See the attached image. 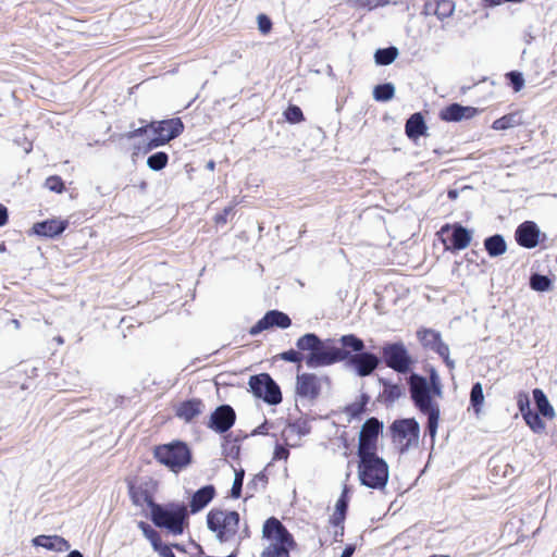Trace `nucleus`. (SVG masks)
I'll list each match as a JSON object with an SVG mask.
<instances>
[{"mask_svg":"<svg viewBox=\"0 0 557 557\" xmlns=\"http://www.w3.org/2000/svg\"><path fill=\"white\" fill-rule=\"evenodd\" d=\"M506 251V243L499 235L490 237V256H499Z\"/></svg>","mask_w":557,"mask_h":557,"instance_id":"obj_38","label":"nucleus"},{"mask_svg":"<svg viewBox=\"0 0 557 557\" xmlns=\"http://www.w3.org/2000/svg\"><path fill=\"white\" fill-rule=\"evenodd\" d=\"M268 433V423L264 422L261 425H259L257 429L253 430L252 435L255 434H267Z\"/></svg>","mask_w":557,"mask_h":557,"instance_id":"obj_55","label":"nucleus"},{"mask_svg":"<svg viewBox=\"0 0 557 557\" xmlns=\"http://www.w3.org/2000/svg\"><path fill=\"white\" fill-rule=\"evenodd\" d=\"M389 430L392 441L401 454L418 447L420 425L414 418L395 420Z\"/></svg>","mask_w":557,"mask_h":557,"instance_id":"obj_7","label":"nucleus"},{"mask_svg":"<svg viewBox=\"0 0 557 557\" xmlns=\"http://www.w3.org/2000/svg\"><path fill=\"white\" fill-rule=\"evenodd\" d=\"M358 478L360 483L369 488L383 490L389 478L386 461L375 455L358 456Z\"/></svg>","mask_w":557,"mask_h":557,"instance_id":"obj_6","label":"nucleus"},{"mask_svg":"<svg viewBox=\"0 0 557 557\" xmlns=\"http://www.w3.org/2000/svg\"><path fill=\"white\" fill-rule=\"evenodd\" d=\"M236 205H237V203L235 202V203L230 205V206H227L226 208H224V210H223L221 213H219V214H216V215H215V218H214V222H215L216 224H222V225H223V224H226V222H227V216H228L230 214H232V213H233L234 208H235V206H236Z\"/></svg>","mask_w":557,"mask_h":557,"instance_id":"obj_45","label":"nucleus"},{"mask_svg":"<svg viewBox=\"0 0 557 557\" xmlns=\"http://www.w3.org/2000/svg\"><path fill=\"white\" fill-rule=\"evenodd\" d=\"M8 218V209L0 203V227L7 224Z\"/></svg>","mask_w":557,"mask_h":557,"instance_id":"obj_54","label":"nucleus"},{"mask_svg":"<svg viewBox=\"0 0 557 557\" xmlns=\"http://www.w3.org/2000/svg\"><path fill=\"white\" fill-rule=\"evenodd\" d=\"M235 419L234 409L228 405H222L211 413L208 426L218 433H224L234 425Z\"/></svg>","mask_w":557,"mask_h":557,"instance_id":"obj_15","label":"nucleus"},{"mask_svg":"<svg viewBox=\"0 0 557 557\" xmlns=\"http://www.w3.org/2000/svg\"><path fill=\"white\" fill-rule=\"evenodd\" d=\"M437 0H426L423 5V14L436 15Z\"/></svg>","mask_w":557,"mask_h":557,"instance_id":"obj_51","label":"nucleus"},{"mask_svg":"<svg viewBox=\"0 0 557 557\" xmlns=\"http://www.w3.org/2000/svg\"><path fill=\"white\" fill-rule=\"evenodd\" d=\"M355 552V547L352 545H348L343 550L341 557H351Z\"/></svg>","mask_w":557,"mask_h":557,"instance_id":"obj_56","label":"nucleus"},{"mask_svg":"<svg viewBox=\"0 0 557 557\" xmlns=\"http://www.w3.org/2000/svg\"><path fill=\"white\" fill-rule=\"evenodd\" d=\"M205 405L200 399L193 398L177 405L176 417L185 422H190L203 412Z\"/></svg>","mask_w":557,"mask_h":557,"instance_id":"obj_20","label":"nucleus"},{"mask_svg":"<svg viewBox=\"0 0 557 557\" xmlns=\"http://www.w3.org/2000/svg\"><path fill=\"white\" fill-rule=\"evenodd\" d=\"M154 457L173 471H178L190 461V451L186 444L177 442L158 446L154 449Z\"/></svg>","mask_w":557,"mask_h":557,"instance_id":"obj_8","label":"nucleus"},{"mask_svg":"<svg viewBox=\"0 0 557 557\" xmlns=\"http://www.w3.org/2000/svg\"><path fill=\"white\" fill-rule=\"evenodd\" d=\"M148 527L150 525L144 521L138 522V528L141 530V532H145L148 529Z\"/></svg>","mask_w":557,"mask_h":557,"instance_id":"obj_59","label":"nucleus"},{"mask_svg":"<svg viewBox=\"0 0 557 557\" xmlns=\"http://www.w3.org/2000/svg\"><path fill=\"white\" fill-rule=\"evenodd\" d=\"M32 543L34 546L59 553L71 548L69 541L60 535H38L33 539Z\"/></svg>","mask_w":557,"mask_h":557,"instance_id":"obj_21","label":"nucleus"},{"mask_svg":"<svg viewBox=\"0 0 557 557\" xmlns=\"http://www.w3.org/2000/svg\"><path fill=\"white\" fill-rule=\"evenodd\" d=\"M45 186L55 193H62L64 188V184L59 176H49L45 182Z\"/></svg>","mask_w":557,"mask_h":557,"instance_id":"obj_41","label":"nucleus"},{"mask_svg":"<svg viewBox=\"0 0 557 557\" xmlns=\"http://www.w3.org/2000/svg\"><path fill=\"white\" fill-rule=\"evenodd\" d=\"M426 125L421 113L412 114L406 122V134L410 139L424 135Z\"/></svg>","mask_w":557,"mask_h":557,"instance_id":"obj_26","label":"nucleus"},{"mask_svg":"<svg viewBox=\"0 0 557 557\" xmlns=\"http://www.w3.org/2000/svg\"><path fill=\"white\" fill-rule=\"evenodd\" d=\"M450 231L451 233L449 236V247L457 250L465 249L470 243V233L460 225H456L454 227H450L449 225H444L441 228V234L445 235L448 234Z\"/></svg>","mask_w":557,"mask_h":557,"instance_id":"obj_22","label":"nucleus"},{"mask_svg":"<svg viewBox=\"0 0 557 557\" xmlns=\"http://www.w3.org/2000/svg\"><path fill=\"white\" fill-rule=\"evenodd\" d=\"M448 197L451 198V199H455L457 197V191L456 190H449L448 191Z\"/></svg>","mask_w":557,"mask_h":557,"instance_id":"obj_62","label":"nucleus"},{"mask_svg":"<svg viewBox=\"0 0 557 557\" xmlns=\"http://www.w3.org/2000/svg\"><path fill=\"white\" fill-rule=\"evenodd\" d=\"M384 394L386 395L388 400H395L399 398L403 394L401 387L397 384H386L384 388Z\"/></svg>","mask_w":557,"mask_h":557,"instance_id":"obj_43","label":"nucleus"},{"mask_svg":"<svg viewBox=\"0 0 557 557\" xmlns=\"http://www.w3.org/2000/svg\"><path fill=\"white\" fill-rule=\"evenodd\" d=\"M522 0H490V5H498L503 2H521Z\"/></svg>","mask_w":557,"mask_h":557,"instance_id":"obj_57","label":"nucleus"},{"mask_svg":"<svg viewBox=\"0 0 557 557\" xmlns=\"http://www.w3.org/2000/svg\"><path fill=\"white\" fill-rule=\"evenodd\" d=\"M149 128H150L149 126H143V127L136 128V129L129 132L127 134V137L135 138V137L141 136L143 134L147 133Z\"/></svg>","mask_w":557,"mask_h":557,"instance_id":"obj_53","label":"nucleus"},{"mask_svg":"<svg viewBox=\"0 0 557 557\" xmlns=\"http://www.w3.org/2000/svg\"><path fill=\"white\" fill-rule=\"evenodd\" d=\"M285 116H286L287 121H289L292 123L300 122L304 119L302 111L300 110V108H298L296 106H290L286 110Z\"/></svg>","mask_w":557,"mask_h":557,"instance_id":"obj_42","label":"nucleus"},{"mask_svg":"<svg viewBox=\"0 0 557 557\" xmlns=\"http://www.w3.org/2000/svg\"><path fill=\"white\" fill-rule=\"evenodd\" d=\"M67 227V221L51 219L34 224L33 232L38 236L53 237L60 235Z\"/></svg>","mask_w":557,"mask_h":557,"instance_id":"obj_24","label":"nucleus"},{"mask_svg":"<svg viewBox=\"0 0 557 557\" xmlns=\"http://www.w3.org/2000/svg\"><path fill=\"white\" fill-rule=\"evenodd\" d=\"M168 163V154L165 152H156L147 160L148 166L153 171L162 170Z\"/></svg>","mask_w":557,"mask_h":557,"instance_id":"obj_36","label":"nucleus"},{"mask_svg":"<svg viewBox=\"0 0 557 557\" xmlns=\"http://www.w3.org/2000/svg\"><path fill=\"white\" fill-rule=\"evenodd\" d=\"M289 451L282 445H276L273 458L276 460H287Z\"/></svg>","mask_w":557,"mask_h":557,"instance_id":"obj_50","label":"nucleus"},{"mask_svg":"<svg viewBox=\"0 0 557 557\" xmlns=\"http://www.w3.org/2000/svg\"><path fill=\"white\" fill-rule=\"evenodd\" d=\"M258 27L262 34H267L271 30L272 23L267 15L260 14L258 15Z\"/></svg>","mask_w":557,"mask_h":557,"instance_id":"obj_47","label":"nucleus"},{"mask_svg":"<svg viewBox=\"0 0 557 557\" xmlns=\"http://www.w3.org/2000/svg\"><path fill=\"white\" fill-rule=\"evenodd\" d=\"M148 505L151 510V520L157 527L166 529L173 535L183 533L188 517L186 506L180 504L161 506L153 503L150 498L148 499Z\"/></svg>","mask_w":557,"mask_h":557,"instance_id":"obj_5","label":"nucleus"},{"mask_svg":"<svg viewBox=\"0 0 557 557\" xmlns=\"http://www.w3.org/2000/svg\"><path fill=\"white\" fill-rule=\"evenodd\" d=\"M430 387H432L435 391V395H437L438 398H442L443 396V386L441 383L440 375L437 374L435 369L430 370V379L428 380Z\"/></svg>","mask_w":557,"mask_h":557,"instance_id":"obj_39","label":"nucleus"},{"mask_svg":"<svg viewBox=\"0 0 557 557\" xmlns=\"http://www.w3.org/2000/svg\"><path fill=\"white\" fill-rule=\"evenodd\" d=\"M296 393L301 397H317L319 394V383L317 376L311 373L297 375Z\"/></svg>","mask_w":557,"mask_h":557,"instance_id":"obj_23","label":"nucleus"},{"mask_svg":"<svg viewBox=\"0 0 557 557\" xmlns=\"http://www.w3.org/2000/svg\"><path fill=\"white\" fill-rule=\"evenodd\" d=\"M523 123L522 113L519 111L511 112L493 122L492 127L495 131H506L517 127Z\"/></svg>","mask_w":557,"mask_h":557,"instance_id":"obj_28","label":"nucleus"},{"mask_svg":"<svg viewBox=\"0 0 557 557\" xmlns=\"http://www.w3.org/2000/svg\"><path fill=\"white\" fill-rule=\"evenodd\" d=\"M156 552L160 555V557H175L172 548L159 541L157 545L152 546Z\"/></svg>","mask_w":557,"mask_h":557,"instance_id":"obj_46","label":"nucleus"},{"mask_svg":"<svg viewBox=\"0 0 557 557\" xmlns=\"http://www.w3.org/2000/svg\"><path fill=\"white\" fill-rule=\"evenodd\" d=\"M510 84L516 92L520 91L524 86V78L519 72H510L508 74Z\"/></svg>","mask_w":557,"mask_h":557,"instance_id":"obj_44","label":"nucleus"},{"mask_svg":"<svg viewBox=\"0 0 557 557\" xmlns=\"http://www.w3.org/2000/svg\"><path fill=\"white\" fill-rule=\"evenodd\" d=\"M338 342L342 348L336 347L332 339L321 341L315 334L308 333L297 339L299 350L309 351L306 366L314 369L326 367L350 358V352H361L363 341L354 334L343 335Z\"/></svg>","mask_w":557,"mask_h":557,"instance_id":"obj_1","label":"nucleus"},{"mask_svg":"<svg viewBox=\"0 0 557 557\" xmlns=\"http://www.w3.org/2000/svg\"><path fill=\"white\" fill-rule=\"evenodd\" d=\"M214 166H215V163L214 161L210 160L208 163H207V169L210 170V171H213L214 170Z\"/></svg>","mask_w":557,"mask_h":557,"instance_id":"obj_61","label":"nucleus"},{"mask_svg":"<svg viewBox=\"0 0 557 557\" xmlns=\"http://www.w3.org/2000/svg\"><path fill=\"white\" fill-rule=\"evenodd\" d=\"M215 495V488L213 485H206L201 488H199L194 495L191 496L190 500V511L193 513H196L200 510H202L214 497Z\"/></svg>","mask_w":557,"mask_h":557,"instance_id":"obj_25","label":"nucleus"},{"mask_svg":"<svg viewBox=\"0 0 557 557\" xmlns=\"http://www.w3.org/2000/svg\"><path fill=\"white\" fill-rule=\"evenodd\" d=\"M382 352L386 366L398 373H407L413 363L403 343L387 344L383 347Z\"/></svg>","mask_w":557,"mask_h":557,"instance_id":"obj_11","label":"nucleus"},{"mask_svg":"<svg viewBox=\"0 0 557 557\" xmlns=\"http://www.w3.org/2000/svg\"><path fill=\"white\" fill-rule=\"evenodd\" d=\"M55 342L59 344V345H62L63 344V338L61 336H58L54 338Z\"/></svg>","mask_w":557,"mask_h":557,"instance_id":"obj_64","label":"nucleus"},{"mask_svg":"<svg viewBox=\"0 0 557 557\" xmlns=\"http://www.w3.org/2000/svg\"><path fill=\"white\" fill-rule=\"evenodd\" d=\"M530 286L536 292H547L550 289L552 281L547 276L533 274L530 278Z\"/></svg>","mask_w":557,"mask_h":557,"instance_id":"obj_34","label":"nucleus"},{"mask_svg":"<svg viewBox=\"0 0 557 557\" xmlns=\"http://www.w3.org/2000/svg\"><path fill=\"white\" fill-rule=\"evenodd\" d=\"M523 419H524L525 423L531 428V430L534 431L535 433L544 432L545 423L540 418L537 412L528 410L527 413H524Z\"/></svg>","mask_w":557,"mask_h":557,"instance_id":"obj_33","label":"nucleus"},{"mask_svg":"<svg viewBox=\"0 0 557 557\" xmlns=\"http://www.w3.org/2000/svg\"><path fill=\"white\" fill-rule=\"evenodd\" d=\"M436 16L443 21L453 15L455 3L451 0H437Z\"/></svg>","mask_w":557,"mask_h":557,"instance_id":"obj_35","label":"nucleus"},{"mask_svg":"<svg viewBox=\"0 0 557 557\" xmlns=\"http://www.w3.org/2000/svg\"><path fill=\"white\" fill-rule=\"evenodd\" d=\"M262 534L268 545L261 553V557H290L289 552L296 543L280 520L269 518L263 524Z\"/></svg>","mask_w":557,"mask_h":557,"instance_id":"obj_4","label":"nucleus"},{"mask_svg":"<svg viewBox=\"0 0 557 557\" xmlns=\"http://www.w3.org/2000/svg\"><path fill=\"white\" fill-rule=\"evenodd\" d=\"M476 112V109L473 107L453 103L441 110L440 117L446 122H459L463 119L473 117Z\"/></svg>","mask_w":557,"mask_h":557,"instance_id":"obj_19","label":"nucleus"},{"mask_svg":"<svg viewBox=\"0 0 557 557\" xmlns=\"http://www.w3.org/2000/svg\"><path fill=\"white\" fill-rule=\"evenodd\" d=\"M243 481H244V470L236 471L233 486L231 490V495L233 498H238L240 496Z\"/></svg>","mask_w":557,"mask_h":557,"instance_id":"obj_40","label":"nucleus"},{"mask_svg":"<svg viewBox=\"0 0 557 557\" xmlns=\"http://www.w3.org/2000/svg\"><path fill=\"white\" fill-rule=\"evenodd\" d=\"M398 55V49L396 47H388L376 50L374 59L376 64L388 65L395 61Z\"/></svg>","mask_w":557,"mask_h":557,"instance_id":"obj_30","label":"nucleus"},{"mask_svg":"<svg viewBox=\"0 0 557 557\" xmlns=\"http://www.w3.org/2000/svg\"><path fill=\"white\" fill-rule=\"evenodd\" d=\"M351 364L359 376L370 375L379 364V359L371 352H360L349 358Z\"/></svg>","mask_w":557,"mask_h":557,"instance_id":"obj_18","label":"nucleus"},{"mask_svg":"<svg viewBox=\"0 0 557 557\" xmlns=\"http://www.w3.org/2000/svg\"><path fill=\"white\" fill-rule=\"evenodd\" d=\"M12 324L14 325L15 329H20L18 320H16V319L12 320Z\"/></svg>","mask_w":557,"mask_h":557,"instance_id":"obj_63","label":"nucleus"},{"mask_svg":"<svg viewBox=\"0 0 557 557\" xmlns=\"http://www.w3.org/2000/svg\"><path fill=\"white\" fill-rule=\"evenodd\" d=\"M348 4L356 8H367L373 10L377 7H384L389 3L388 0H345Z\"/></svg>","mask_w":557,"mask_h":557,"instance_id":"obj_37","label":"nucleus"},{"mask_svg":"<svg viewBox=\"0 0 557 557\" xmlns=\"http://www.w3.org/2000/svg\"><path fill=\"white\" fill-rule=\"evenodd\" d=\"M518 406H519V409H520V412H521L522 417L524 418V413H527L528 410H531L530 409V401H529L528 396L519 397Z\"/></svg>","mask_w":557,"mask_h":557,"instance_id":"obj_52","label":"nucleus"},{"mask_svg":"<svg viewBox=\"0 0 557 557\" xmlns=\"http://www.w3.org/2000/svg\"><path fill=\"white\" fill-rule=\"evenodd\" d=\"M522 0H490V5H498L503 2H521Z\"/></svg>","mask_w":557,"mask_h":557,"instance_id":"obj_58","label":"nucleus"},{"mask_svg":"<svg viewBox=\"0 0 557 557\" xmlns=\"http://www.w3.org/2000/svg\"><path fill=\"white\" fill-rule=\"evenodd\" d=\"M249 387L256 397L262 398L270 405H277L282 401L278 385L267 373L251 376L249 379Z\"/></svg>","mask_w":557,"mask_h":557,"instance_id":"obj_10","label":"nucleus"},{"mask_svg":"<svg viewBox=\"0 0 557 557\" xmlns=\"http://www.w3.org/2000/svg\"><path fill=\"white\" fill-rule=\"evenodd\" d=\"M418 338L422 346L437 352L449 369H454L455 362L449 358V348L442 342L441 335L434 330H422L418 332Z\"/></svg>","mask_w":557,"mask_h":557,"instance_id":"obj_13","label":"nucleus"},{"mask_svg":"<svg viewBox=\"0 0 557 557\" xmlns=\"http://www.w3.org/2000/svg\"><path fill=\"white\" fill-rule=\"evenodd\" d=\"M281 358L288 362H299L301 361L302 357L299 351H296L294 349L287 350L281 355Z\"/></svg>","mask_w":557,"mask_h":557,"instance_id":"obj_48","label":"nucleus"},{"mask_svg":"<svg viewBox=\"0 0 557 557\" xmlns=\"http://www.w3.org/2000/svg\"><path fill=\"white\" fill-rule=\"evenodd\" d=\"M240 517L237 511L211 509L207 515L208 529L221 543L239 542L248 536L247 527L239 531Z\"/></svg>","mask_w":557,"mask_h":557,"instance_id":"obj_3","label":"nucleus"},{"mask_svg":"<svg viewBox=\"0 0 557 557\" xmlns=\"http://www.w3.org/2000/svg\"><path fill=\"white\" fill-rule=\"evenodd\" d=\"M149 127L154 134V137L149 140V149L157 148L169 143L180 136L184 131V124L178 117L153 122Z\"/></svg>","mask_w":557,"mask_h":557,"instance_id":"obj_9","label":"nucleus"},{"mask_svg":"<svg viewBox=\"0 0 557 557\" xmlns=\"http://www.w3.org/2000/svg\"><path fill=\"white\" fill-rule=\"evenodd\" d=\"M143 534L145 535V537L147 540L150 541L152 546L157 545L159 543V541L161 540L158 532L151 527H148V529L145 532H143Z\"/></svg>","mask_w":557,"mask_h":557,"instance_id":"obj_49","label":"nucleus"},{"mask_svg":"<svg viewBox=\"0 0 557 557\" xmlns=\"http://www.w3.org/2000/svg\"><path fill=\"white\" fill-rule=\"evenodd\" d=\"M383 429V423L375 418L368 419L359 433L358 456L375 455L377 436Z\"/></svg>","mask_w":557,"mask_h":557,"instance_id":"obj_12","label":"nucleus"},{"mask_svg":"<svg viewBox=\"0 0 557 557\" xmlns=\"http://www.w3.org/2000/svg\"><path fill=\"white\" fill-rule=\"evenodd\" d=\"M394 95L395 87L391 83L377 85L373 89V98L376 101H388L393 99Z\"/></svg>","mask_w":557,"mask_h":557,"instance_id":"obj_32","label":"nucleus"},{"mask_svg":"<svg viewBox=\"0 0 557 557\" xmlns=\"http://www.w3.org/2000/svg\"><path fill=\"white\" fill-rule=\"evenodd\" d=\"M292 321L289 317L277 310H271L268 311L262 319H260L249 331V334L255 336L259 333L273 327L277 326L281 329H287L290 325Z\"/></svg>","mask_w":557,"mask_h":557,"instance_id":"obj_14","label":"nucleus"},{"mask_svg":"<svg viewBox=\"0 0 557 557\" xmlns=\"http://www.w3.org/2000/svg\"><path fill=\"white\" fill-rule=\"evenodd\" d=\"M311 426L306 420H297L289 423L282 431V438L289 447L300 445V438L310 433Z\"/></svg>","mask_w":557,"mask_h":557,"instance_id":"obj_17","label":"nucleus"},{"mask_svg":"<svg viewBox=\"0 0 557 557\" xmlns=\"http://www.w3.org/2000/svg\"><path fill=\"white\" fill-rule=\"evenodd\" d=\"M66 557H84L83 554L78 550H72Z\"/></svg>","mask_w":557,"mask_h":557,"instance_id":"obj_60","label":"nucleus"},{"mask_svg":"<svg viewBox=\"0 0 557 557\" xmlns=\"http://www.w3.org/2000/svg\"><path fill=\"white\" fill-rule=\"evenodd\" d=\"M533 397L540 413L548 419H553L555 417V410L543 391L535 388L533 391Z\"/></svg>","mask_w":557,"mask_h":557,"instance_id":"obj_29","label":"nucleus"},{"mask_svg":"<svg viewBox=\"0 0 557 557\" xmlns=\"http://www.w3.org/2000/svg\"><path fill=\"white\" fill-rule=\"evenodd\" d=\"M483 403H484L483 387H482L481 383H475L472 386V389L470 393V404H471V408L473 409V411L476 416H479V413L481 412Z\"/></svg>","mask_w":557,"mask_h":557,"instance_id":"obj_31","label":"nucleus"},{"mask_svg":"<svg viewBox=\"0 0 557 557\" xmlns=\"http://www.w3.org/2000/svg\"><path fill=\"white\" fill-rule=\"evenodd\" d=\"M542 233L532 221L520 224L516 231V240L524 248L531 249L539 245Z\"/></svg>","mask_w":557,"mask_h":557,"instance_id":"obj_16","label":"nucleus"},{"mask_svg":"<svg viewBox=\"0 0 557 557\" xmlns=\"http://www.w3.org/2000/svg\"><path fill=\"white\" fill-rule=\"evenodd\" d=\"M348 493H349V488L345 484L343 487V491H342V495L338 498V500L336 502L335 511L331 518V522L335 527L342 525V523L345 520V516H346V511H347V507H348Z\"/></svg>","mask_w":557,"mask_h":557,"instance_id":"obj_27","label":"nucleus"},{"mask_svg":"<svg viewBox=\"0 0 557 557\" xmlns=\"http://www.w3.org/2000/svg\"><path fill=\"white\" fill-rule=\"evenodd\" d=\"M408 385L413 405L428 417L426 429L432 441H434L441 417L438 397L435 395V391L430 387L428 379L417 373L409 376Z\"/></svg>","mask_w":557,"mask_h":557,"instance_id":"obj_2","label":"nucleus"}]
</instances>
